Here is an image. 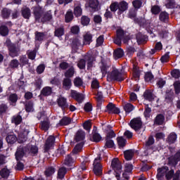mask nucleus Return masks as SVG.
I'll use <instances>...</instances> for the list:
<instances>
[{
	"label": "nucleus",
	"mask_w": 180,
	"mask_h": 180,
	"mask_svg": "<svg viewBox=\"0 0 180 180\" xmlns=\"http://www.w3.org/2000/svg\"><path fill=\"white\" fill-rule=\"evenodd\" d=\"M107 81H123L122 73L116 68H112L111 72L107 75Z\"/></svg>",
	"instance_id": "1"
},
{
	"label": "nucleus",
	"mask_w": 180,
	"mask_h": 180,
	"mask_svg": "<svg viewBox=\"0 0 180 180\" xmlns=\"http://www.w3.org/2000/svg\"><path fill=\"white\" fill-rule=\"evenodd\" d=\"M111 167L115 172V176L117 180L120 178V174H122V163L117 158H114L111 162Z\"/></svg>",
	"instance_id": "2"
},
{
	"label": "nucleus",
	"mask_w": 180,
	"mask_h": 180,
	"mask_svg": "<svg viewBox=\"0 0 180 180\" xmlns=\"http://www.w3.org/2000/svg\"><path fill=\"white\" fill-rule=\"evenodd\" d=\"M6 46H7L9 51V56L11 57H18L19 53V48L16 46L14 44L11 42V40L7 39L6 41Z\"/></svg>",
	"instance_id": "3"
},
{
	"label": "nucleus",
	"mask_w": 180,
	"mask_h": 180,
	"mask_svg": "<svg viewBox=\"0 0 180 180\" xmlns=\"http://www.w3.org/2000/svg\"><path fill=\"white\" fill-rule=\"evenodd\" d=\"M101 154L97 157L94 162V172L96 176H101L102 175V165H101Z\"/></svg>",
	"instance_id": "4"
},
{
	"label": "nucleus",
	"mask_w": 180,
	"mask_h": 180,
	"mask_svg": "<svg viewBox=\"0 0 180 180\" xmlns=\"http://www.w3.org/2000/svg\"><path fill=\"white\" fill-rule=\"evenodd\" d=\"M130 127L135 130V131H139L141 127L143 126V122L141 117H136L131 120L129 123Z\"/></svg>",
	"instance_id": "5"
},
{
	"label": "nucleus",
	"mask_w": 180,
	"mask_h": 180,
	"mask_svg": "<svg viewBox=\"0 0 180 180\" xmlns=\"http://www.w3.org/2000/svg\"><path fill=\"white\" fill-rule=\"evenodd\" d=\"M59 108H61L62 110H65L68 108V103H67V98L63 96H60L56 101Z\"/></svg>",
	"instance_id": "6"
},
{
	"label": "nucleus",
	"mask_w": 180,
	"mask_h": 180,
	"mask_svg": "<svg viewBox=\"0 0 180 180\" xmlns=\"http://www.w3.org/2000/svg\"><path fill=\"white\" fill-rule=\"evenodd\" d=\"M33 11H34V15L35 16L36 20H38V22H40V18L42 17L41 14L44 11L39 6L33 7Z\"/></svg>",
	"instance_id": "7"
},
{
	"label": "nucleus",
	"mask_w": 180,
	"mask_h": 180,
	"mask_svg": "<svg viewBox=\"0 0 180 180\" xmlns=\"http://www.w3.org/2000/svg\"><path fill=\"white\" fill-rule=\"evenodd\" d=\"M107 110L108 113H115L116 115H119V113H120V109L112 103H108L107 105Z\"/></svg>",
	"instance_id": "8"
},
{
	"label": "nucleus",
	"mask_w": 180,
	"mask_h": 180,
	"mask_svg": "<svg viewBox=\"0 0 180 180\" xmlns=\"http://www.w3.org/2000/svg\"><path fill=\"white\" fill-rule=\"evenodd\" d=\"M25 151H26V148L20 146L15 153V160L20 161V160H22L25 155Z\"/></svg>",
	"instance_id": "9"
},
{
	"label": "nucleus",
	"mask_w": 180,
	"mask_h": 180,
	"mask_svg": "<svg viewBox=\"0 0 180 180\" xmlns=\"http://www.w3.org/2000/svg\"><path fill=\"white\" fill-rule=\"evenodd\" d=\"M29 134V131L27 129H24L21 131L18 134V142L25 143L26 140H27V135Z\"/></svg>",
	"instance_id": "10"
},
{
	"label": "nucleus",
	"mask_w": 180,
	"mask_h": 180,
	"mask_svg": "<svg viewBox=\"0 0 180 180\" xmlns=\"http://www.w3.org/2000/svg\"><path fill=\"white\" fill-rule=\"evenodd\" d=\"M55 140L56 139L53 136H50L47 139L44 147L45 151H49V150L51 148V147H53V146L54 145Z\"/></svg>",
	"instance_id": "11"
},
{
	"label": "nucleus",
	"mask_w": 180,
	"mask_h": 180,
	"mask_svg": "<svg viewBox=\"0 0 180 180\" xmlns=\"http://www.w3.org/2000/svg\"><path fill=\"white\" fill-rule=\"evenodd\" d=\"M168 172V167H162L158 169L157 178L158 180L162 179V177Z\"/></svg>",
	"instance_id": "12"
},
{
	"label": "nucleus",
	"mask_w": 180,
	"mask_h": 180,
	"mask_svg": "<svg viewBox=\"0 0 180 180\" xmlns=\"http://www.w3.org/2000/svg\"><path fill=\"white\" fill-rule=\"evenodd\" d=\"M84 139H85V132L82 130L77 131L75 135V141L76 143L83 141Z\"/></svg>",
	"instance_id": "13"
},
{
	"label": "nucleus",
	"mask_w": 180,
	"mask_h": 180,
	"mask_svg": "<svg viewBox=\"0 0 180 180\" xmlns=\"http://www.w3.org/2000/svg\"><path fill=\"white\" fill-rule=\"evenodd\" d=\"M159 20L163 23H167L169 20V14L166 11H162L159 15Z\"/></svg>",
	"instance_id": "14"
},
{
	"label": "nucleus",
	"mask_w": 180,
	"mask_h": 180,
	"mask_svg": "<svg viewBox=\"0 0 180 180\" xmlns=\"http://www.w3.org/2000/svg\"><path fill=\"white\" fill-rule=\"evenodd\" d=\"M74 15L76 18H79L82 15V8H81V4H75Z\"/></svg>",
	"instance_id": "15"
},
{
	"label": "nucleus",
	"mask_w": 180,
	"mask_h": 180,
	"mask_svg": "<svg viewBox=\"0 0 180 180\" xmlns=\"http://www.w3.org/2000/svg\"><path fill=\"white\" fill-rule=\"evenodd\" d=\"M129 9V4L126 1H121L118 3V11L120 12H124Z\"/></svg>",
	"instance_id": "16"
},
{
	"label": "nucleus",
	"mask_w": 180,
	"mask_h": 180,
	"mask_svg": "<svg viewBox=\"0 0 180 180\" xmlns=\"http://www.w3.org/2000/svg\"><path fill=\"white\" fill-rule=\"evenodd\" d=\"M74 74H75V69L74 66H70V68L65 72L64 75L66 78H72L74 77Z\"/></svg>",
	"instance_id": "17"
},
{
	"label": "nucleus",
	"mask_w": 180,
	"mask_h": 180,
	"mask_svg": "<svg viewBox=\"0 0 180 180\" xmlns=\"http://www.w3.org/2000/svg\"><path fill=\"white\" fill-rule=\"evenodd\" d=\"M92 42V34L91 33L87 32L86 34L84 35V41L83 44L86 46L87 44H91Z\"/></svg>",
	"instance_id": "18"
},
{
	"label": "nucleus",
	"mask_w": 180,
	"mask_h": 180,
	"mask_svg": "<svg viewBox=\"0 0 180 180\" xmlns=\"http://www.w3.org/2000/svg\"><path fill=\"white\" fill-rule=\"evenodd\" d=\"M22 116L17 115H13L11 118V123H13L15 124V126H18L22 123Z\"/></svg>",
	"instance_id": "19"
},
{
	"label": "nucleus",
	"mask_w": 180,
	"mask_h": 180,
	"mask_svg": "<svg viewBox=\"0 0 180 180\" xmlns=\"http://www.w3.org/2000/svg\"><path fill=\"white\" fill-rule=\"evenodd\" d=\"M52 18L53 15H51V11H47L41 16V22H42V23H44V22L50 20Z\"/></svg>",
	"instance_id": "20"
},
{
	"label": "nucleus",
	"mask_w": 180,
	"mask_h": 180,
	"mask_svg": "<svg viewBox=\"0 0 180 180\" xmlns=\"http://www.w3.org/2000/svg\"><path fill=\"white\" fill-rule=\"evenodd\" d=\"M72 83L71 82V79L65 78L63 81V86L65 89L68 90L71 89Z\"/></svg>",
	"instance_id": "21"
},
{
	"label": "nucleus",
	"mask_w": 180,
	"mask_h": 180,
	"mask_svg": "<svg viewBox=\"0 0 180 180\" xmlns=\"http://www.w3.org/2000/svg\"><path fill=\"white\" fill-rule=\"evenodd\" d=\"M41 129L44 131H47L50 129V121H49V119L46 118L41 122Z\"/></svg>",
	"instance_id": "22"
},
{
	"label": "nucleus",
	"mask_w": 180,
	"mask_h": 180,
	"mask_svg": "<svg viewBox=\"0 0 180 180\" xmlns=\"http://www.w3.org/2000/svg\"><path fill=\"white\" fill-rule=\"evenodd\" d=\"M101 139L102 137L101 136V135L96 132V130L94 129L92 133V137L90 138V140L91 141H95L96 143H98Z\"/></svg>",
	"instance_id": "23"
},
{
	"label": "nucleus",
	"mask_w": 180,
	"mask_h": 180,
	"mask_svg": "<svg viewBox=\"0 0 180 180\" xmlns=\"http://www.w3.org/2000/svg\"><path fill=\"white\" fill-rule=\"evenodd\" d=\"M21 13L23 16V18H25V19H29V18H30V8H27V7H24L22 8L21 10Z\"/></svg>",
	"instance_id": "24"
},
{
	"label": "nucleus",
	"mask_w": 180,
	"mask_h": 180,
	"mask_svg": "<svg viewBox=\"0 0 180 180\" xmlns=\"http://www.w3.org/2000/svg\"><path fill=\"white\" fill-rule=\"evenodd\" d=\"M72 164H74V159L71 157V155H68L65 158L64 165L67 167H72Z\"/></svg>",
	"instance_id": "25"
},
{
	"label": "nucleus",
	"mask_w": 180,
	"mask_h": 180,
	"mask_svg": "<svg viewBox=\"0 0 180 180\" xmlns=\"http://www.w3.org/2000/svg\"><path fill=\"white\" fill-rule=\"evenodd\" d=\"M52 92H53V90L51 89V87L46 86L42 89L41 94L44 96H49L51 95Z\"/></svg>",
	"instance_id": "26"
},
{
	"label": "nucleus",
	"mask_w": 180,
	"mask_h": 180,
	"mask_svg": "<svg viewBox=\"0 0 180 180\" xmlns=\"http://www.w3.org/2000/svg\"><path fill=\"white\" fill-rule=\"evenodd\" d=\"M165 120V117L160 114L157 115V117H155V124L158 125L164 124Z\"/></svg>",
	"instance_id": "27"
},
{
	"label": "nucleus",
	"mask_w": 180,
	"mask_h": 180,
	"mask_svg": "<svg viewBox=\"0 0 180 180\" xmlns=\"http://www.w3.org/2000/svg\"><path fill=\"white\" fill-rule=\"evenodd\" d=\"M124 155L127 161H130V160L133 158V155H134V151H133L132 150H128L124 152Z\"/></svg>",
	"instance_id": "28"
},
{
	"label": "nucleus",
	"mask_w": 180,
	"mask_h": 180,
	"mask_svg": "<svg viewBox=\"0 0 180 180\" xmlns=\"http://www.w3.org/2000/svg\"><path fill=\"white\" fill-rule=\"evenodd\" d=\"M176 134L172 132L167 137V141L169 144H174L176 141Z\"/></svg>",
	"instance_id": "29"
},
{
	"label": "nucleus",
	"mask_w": 180,
	"mask_h": 180,
	"mask_svg": "<svg viewBox=\"0 0 180 180\" xmlns=\"http://www.w3.org/2000/svg\"><path fill=\"white\" fill-rule=\"evenodd\" d=\"M124 53L123 52V49L118 48L114 51V57L115 58H122L123 57Z\"/></svg>",
	"instance_id": "30"
},
{
	"label": "nucleus",
	"mask_w": 180,
	"mask_h": 180,
	"mask_svg": "<svg viewBox=\"0 0 180 180\" xmlns=\"http://www.w3.org/2000/svg\"><path fill=\"white\" fill-rule=\"evenodd\" d=\"M6 140L8 144H14L18 141V138L15 135H8L6 136Z\"/></svg>",
	"instance_id": "31"
},
{
	"label": "nucleus",
	"mask_w": 180,
	"mask_h": 180,
	"mask_svg": "<svg viewBox=\"0 0 180 180\" xmlns=\"http://www.w3.org/2000/svg\"><path fill=\"white\" fill-rule=\"evenodd\" d=\"M107 127H108L109 131L107 132L105 139L110 140V139H113V137H116V134H115V131H113V130H112V127L108 125Z\"/></svg>",
	"instance_id": "32"
},
{
	"label": "nucleus",
	"mask_w": 180,
	"mask_h": 180,
	"mask_svg": "<svg viewBox=\"0 0 180 180\" xmlns=\"http://www.w3.org/2000/svg\"><path fill=\"white\" fill-rule=\"evenodd\" d=\"M71 123V118L68 117H64L59 122L60 126H68Z\"/></svg>",
	"instance_id": "33"
},
{
	"label": "nucleus",
	"mask_w": 180,
	"mask_h": 180,
	"mask_svg": "<svg viewBox=\"0 0 180 180\" xmlns=\"http://www.w3.org/2000/svg\"><path fill=\"white\" fill-rule=\"evenodd\" d=\"M143 96H144V98L146 101H149V102L154 101V96H153V93L151 92V91H145Z\"/></svg>",
	"instance_id": "34"
},
{
	"label": "nucleus",
	"mask_w": 180,
	"mask_h": 180,
	"mask_svg": "<svg viewBox=\"0 0 180 180\" xmlns=\"http://www.w3.org/2000/svg\"><path fill=\"white\" fill-rule=\"evenodd\" d=\"M123 108L126 113H130V112H133V110H134V106L129 103H125Z\"/></svg>",
	"instance_id": "35"
},
{
	"label": "nucleus",
	"mask_w": 180,
	"mask_h": 180,
	"mask_svg": "<svg viewBox=\"0 0 180 180\" xmlns=\"http://www.w3.org/2000/svg\"><path fill=\"white\" fill-rule=\"evenodd\" d=\"M117 143L120 148H123L126 146V139L122 136H119L117 138Z\"/></svg>",
	"instance_id": "36"
},
{
	"label": "nucleus",
	"mask_w": 180,
	"mask_h": 180,
	"mask_svg": "<svg viewBox=\"0 0 180 180\" xmlns=\"http://www.w3.org/2000/svg\"><path fill=\"white\" fill-rule=\"evenodd\" d=\"M100 68H101V71L103 74V76L105 77V75H106V74H108L110 67H109V65H106L105 63H101Z\"/></svg>",
	"instance_id": "37"
},
{
	"label": "nucleus",
	"mask_w": 180,
	"mask_h": 180,
	"mask_svg": "<svg viewBox=\"0 0 180 180\" xmlns=\"http://www.w3.org/2000/svg\"><path fill=\"white\" fill-rule=\"evenodd\" d=\"M10 174H11V171L9 169H8V168H3L0 171V175H1V178H8V176H9Z\"/></svg>",
	"instance_id": "38"
},
{
	"label": "nucleus",
	"mask_w": 180,
	"mask_h": 180,
	"mask_svg": "<svg viewBox=\"0 0 180 180\" xmlns=\"http://www.w3.org/2000/svg\"><path fill=\"white\" fill-rule=\"evenodd\" d=\"M72 19H74V14L72 13V11H68L65 16L66 23H69V22H71Z\"/></svg>",
	"instance_id": "39"
},
{
	"label": "nucleus",
	"mask_w": 180,
	"mask_h": 180,
	"mask_svg": "<svg viewBox=\"0 0 180 180\" xmlns=\"http://www.w3.org/2000/svg\"><path fill=\"white\" fill-rule=\"evenodd\" d=\"M65 174H67V169H65V167H61L58 169V177L60 179H63V178H64L65 176Z\"/></svg>",
	"instance_id": "40"
},
{
	"label": "nucleus",
	"mask_w": 180,
	"mask_h": 180,
	"mask_svg": "<svg viewBox=\"0 0 180 180\" xmlns=\"http://www.w3.org/2000/svg\"><path fill=\"white\" fill-rule=\"evenodd\" d=\"M91 22V19L89 18L88 16L86 15H83L81 18V24L83 26H88V25H89V22Z\"/></svg>",
	"instance_id": "41"
},
{
	"label": "nucleus",
	"mask_w": 180,
	"mask_h": 180,
	"mask_svg": "<svg viewBox=\"0 0 180 180\" xmlns=\"http://www.w3.org/2000/svg\"><path fill=\"white\" fill-rule=\"evenodd\" d=\"M95 99L97 101L98 103H101L103 99V94L101 91H97L94 93Z\"/></svg>",
	"instance_id": "42"
},
{
	"label": "nucleus",
	"mask_w": 180,
	"mask_h": 180,
	"mask_svg": "<svg viewBox=\"0 0 180 180\" xmlns=\"http://www.w3.org/2000/svg\"><path fill=\"white\" fill-rule=\"evenodd\" d=\"M8 33L9 30L8 29V27L5 25H1L0 27V34H1V36H8Z\"/></svg>",
	"instance_id": "43"
},
{
	"label": "nucleus",
	"mask_w": 180,
	"mask_h": 180,
	"mask_svg": "<svg viewBox=\"0 0 180 180\" xmlns=\"http://www.w3.org/2000/svg\"><path fill=\"white\" fill-rule=\"evenodd\" d=\"M35 40L36 41H43V40H44V33L36 32Z\"/></svg>",
	"instance_id": "44"
},
{
	"label": "nucleus",
	"mask_w": 180,
	"mask_h": 180,
	"mask_svg": "<svg viewBox=\"0 0 180 180\" xmlns=\"http://www.w3.org/2000/svg\"><path fill=\"white\" fill-rule=\"evenodd\" d=\"M54 34L55 36H56V37H61V36H64V28L63 27L56 28L55 30Z\"/></svg>",
	"instance_id": "45"
},
{
	"label": "nucleus",
	"mask_w": 180,
	"mask_h": 180,
	"mask_svg": "<svg viewBox=\"0 0 180 180\" xmlns=\"http://www.w3.org/2000/svg\"><path fill=\"white\" fill-rule=\"evenodd\" d=\"M1 16L4 19H8L11 16V10L8 8H4L1 11Z\"/></svg>",
	"instance_id": "46"
},
{
	"label": "nucleus",
	"mask_w": 180,
	"mask_h": 180,
	"mask_svg": "<svg viewBox=\"0 0 180 180\" xmlns=\"http://www.w3.org/2000/svg\"><path fill=\"white\" fill-rule=\"evenodd\" d=\"M89 5L91 9H96L99 5L98 0H89Z\"/></svg>",
	"instance_id": "47"
},
{
	"label": "nucleus",
	"mask_w": 180,
	"mask_h": 180,
	"mask_svg": "<svg viewBox=\"0 0 180 180\" xmlns=\"http://www.w3.org/2000/svg\"><path fill=\"white\" fill-rule=\"evenodd\" d=\"M54 172H56V169H54L53 167H49L46 168L45 175L46 176H51Z\"/></svg>",
	"instance_id": "48"
},
{
	"label": "nucleus",
	"mask_w": 180,
	"mask_h": 180,
	"mask_svg": "<svg viewBox=\"0 0 180 180\" xmlns=\"http://www.w3.org/2000/svg\"><path fill=\"white\" fill-rule=\"evenodd\" d=\"M83 146H84V143H79L77 145H76L75 148L72 150V154H78V153H80L81 150H82Z\"/></svg>",
	"instance_id": "49"
},
{
	"label": "nucleus",
	"mask_w": 180,
	"mask_h": 180,
	"mask_svg": "<svg viewBox=\"0 0 180 180\" xmlns=\"http://www.w3.org/2000/svg\"><path fill=\"white\" fill-rule=\"evenodd\" d=\"M166 6L168 8H180V6H178L176 4H175V1L174 0H170L169 2L167 3Z\"/></svg>",
	"instance_id": "50"
},
{
	"label": "nucleus",
	"mask_w": 180,
	"mask_h": 180,
	"mask_svg": "<svg viewBox=\"0 0 180 180\" xmlns=\"http://www.w3.org/2000/svg\"><path fill=\"white\" fill-rule=\"evenodd\" d=\"M73 84L75 86H82L84 84V81H82V79L80 77H76L73 81Z\"/></svg>",
	"instance_id": "51"
},
{
	"label": "nucleus",
	"mask_w": 180,
	"mask_h": 180,
	"mask_svg": "<svg viewBox=\"0 0 180 180\" xmlns=\"http://www.w3.org/2000/svg\"><path fill=\"white\" fill-rule=\"evenodd\" d=\"M150 11L153 15H158L161 12V8L158 6L155 5L152 6Z\"/></svg>",
	"instance_id": "52"
},
{
	"label": "nucleus",
	"mask_w": 180,
	"mask_h": 180,
	"mask_svg": "<svg viewBox=\"0 0 180 180\" xmlns=\"http://www.w3.org/2000/svg\"><path fill=\"white\" fill-rule=\"evenodd\" d=\"M8 112V105L6 104L1 103L0 104V115H5Z\"/></svg>",
	"instance_id": "53"
},
{
	"label": "nucleus",
	"mask_w": 180,
	"mask_h": 180,
	"mask_svg": "<svg viewBox=\"0 0 180 180\" xmlns=\"http://www.w3.org/2000/svg\"><path fill=\"white\" fill-rule=\"evenodd\" d=\"M132 5L135 9H140L141 5H143V1H141V0H134L132 2Z\"/></svg>",
	"instance_id": "54"
},
{
	"label": "nucleus",
	"mask_w": 180,
	"mask_h": 180,
	"mask_svg": "<svg viewBox=\"0 0 180 180\" xmlns=\"http://www.w3.org/2000/svg\"><path fill=\"white\" fill-rule=\"evenodd\" d=\"M19 67V61L16 59L12 60L9 63L10 68H18Z\"/></svg>",
	"instance_id": "55"
},
{
	"label": "nucleus",
	"mask_w": 180,
	"mask_h": 180,
	"mask_svg": "<svg viewBox=\"0 0 180 180\" xmlns=\"http://www.w3.org/2000/svg\"><path fill=\"white\" fill-rule=\"evenodd\" d=\"M81 41L78 39L77 38H75L72 41V47L73 49H78V47H81Z\"/></svg>",
	"instance_id": "56"
},
{
	"label": "nucleus",
	"mask_w": 180,
	"mask_h": 180,
	"mask_svg": "<svg viewBox=\"0 0 180 180\" xmlns=\"http://www.w3.org/2000/svg\"><path fill=\"white\" fill-rule=\"evenodd\" d=\"M110 9L111 12H116V11H117V9L119 10V3L115 1L112 4H111L110 6Z\"/></svg>",
	"instance_id": "57"
},
{
	"label": "nucleus",
	"mask_w": 180,
	"mask_h": 180,
	"mask_svg": "<svg viewBox=\"0 0 180 180\" xmlns=\"http://www.w3.org/2000/svg\"><path fill=\"white\" fill-rule=\"evenodd\" d=\"M39 153V148L36 146H32L30 148V154L31 155H36Z\"/></svg>",
	"instance_id": "58"
},
{
	"label": "nucleus",
	"mask_w": 180,
	"mask_h": 180,
	"mask_svg": "<svg viewBox=\"0 0 180 180\" xmlns=\"http://www.w3.org/2000/svg\"><path fill=\"white\" fill-rule=\"evenodd\" d=\"M133 77L134 78H140V71H139L136 65H134L133 68Z\"/></svg>",
	"instance_id": "59"
},
{
	"label": "nucleus",
	"mask_w": 180,
	"mask_h": 180,
	"mask_svg": "<svg viewBox=\"0 0 180 180\" xmlns=\"http://www.w3.org/2000/svg\"><path fill=\"white\" fill-rule=\"evenodd\" d=\"M178 160L174 158L173 156L169 158V165H172L173 167H175L178 164Z\"/></svg>",
	"instance_id": "60"
},
{
	"label": "nucleus",
	"mask_w": 180,
	"mask_h": 180,
	"mask_svg": "<svg viewBox=\"0 0 180 180\" xmlns=\"http://www.w3.org/2000/svg\"><path fill=\"white\" fill-rule=\"evenodd\" d=\"M9 101L11 103H16L18 102V95L16 94H12L9 96Z\"/></svg>",
	"instance_id": "61"
},
{
	"label": "nucleus",
	"mask_w": 180,
	"mask_h": 180,
	"mask_svg": "<svg viewBox=\"0 0 180 180\" xmlns=\"http://www.w3.org/2000/svg\"><path fill=\"white\" fill-rule=\"evenodd\" d=\"M46 70V65L44 64H41L37 68V74H43Z\"/></svg>",
	"instance_id": "62"
},
{
	"label": "nucleus",
	"mask_w": 180,
	"mask_h": 180,
	"mask_svg": "<svg viewBox=\"0 0 180 180\" xmlns=\"http://www.w3.org/2000/svg\"><path fill=\"white\" fill-rule=\"evenodd\" d=\"M86 65V63L85 62V60L81 59L79 60L77 63V66L80 70H84L85 68V65Z\"/></svg>",
	"instance_id": "63"
},
{
	"label": "nucleus",
	"mask_w": 180,
	"mask_h": 180,
	"mask_svg": "<svg viewBox=\"0 0 180 180\" xmlns=\"http://www.w3.org/2000/svg\"><path fill=\"white\" fill-rule=\"evenodd\" d=\"M175 94H180V82H176L174 83Z\"/></svg>",
	"instance_id": "64"
}]
</instances>
